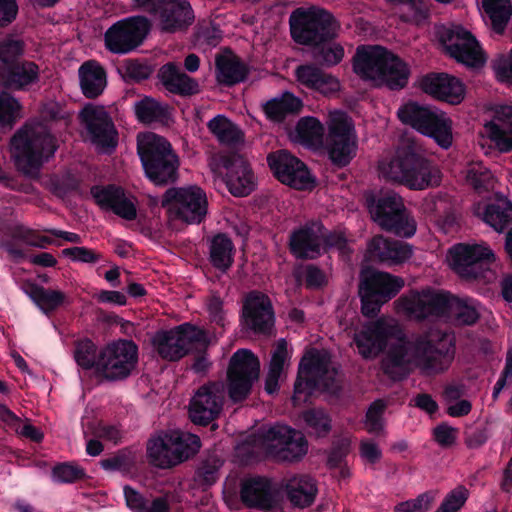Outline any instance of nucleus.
I'll return each instance as SVG.
<instances>
[{
  "label": "nucleus",
  "mask_w": 512,
  "mask_h": 512,
  "mask_svg": "<svg viewBox=\"0 0 512 512\" xmlns=\"http://www.w3.org/2000/svg\"><path fill=\"white\" fill-rule=\"evenodd\" d=\"M456 353L455 336L441 330L416 334L404 343L391 345L383 360V372L394 381L407 378L414 364L425 375L447 371Z\"/></svg>",
  "instance_id": "nucleus-1"
},
{
  "label": "nucleus",
  "mask_w": 512,
  "mask_h": 512,
  "mask_svg": "<svg viewBox=\"0 0 512 512\" xmlns=\"http://www.w3.org/2000/svg\"><path fill=\"white\" fill-rule=\"evenodd\" d=\"M289 24L292 39L300 45L311 47L317 63L332 67L342 61L344 48L333 42L338 36L340 24L332 13L321 8H298L290 15Z\"/></svg>",
  "instance_id": "nucleus-2"
},
{
  "label": "nucleus",
  "mask_w": 512,
  "mask_h": 512,
  "mask_svg": "<svg viewBox=\"0 0 512 512\" xmlns=\"http://www.w3.org/2000/svg\"><path fill=\"white\" fill-rule=\"evenodd\" d=\"M386 176L411 190H425L441 183V172L422 146L405 139L397 146L394 156L383 167Z\"/></svg>",
  "instance_id": "nucleus-3"
},
{
  "label": "nucleus",
  "mask_w": 512,
  "mask_h": 512,
  "mask_svg": "<svg viewBox=\"0 0 512 512\" xmlns=\"http://www.w3.org/2000/svg\"><path fill=\"white\" fill-rule=\"evenodd\" d=\"M353 71L361 79L378 81L392 91L405 88L410 77L409 65L380 45L359 46L353 57Z\"/></svg>",
  "instance_id": "nucleus-4"
},
{
  "label": "nucleus",
  "mask_w": 512,
  "mask_h": 512,
  "mask_svg": "<svg viewBox=\"0 0 512 512\" xmlns=\"http://www.w3.org/2000/svg\"><path fill=\"white\" fill-rule=\"evenodd\" d=\"M15 166L25 175L37 174L58 149L56 137L41 123H26L10 140Z\"/></svg>",
  "instance_id": "nucleus-5"
},
{
  "label": "nucleus",
  "mask_w": 512,
  "mask_h": 512,
  "mask_svg": "<svg viewBox=\"0 0 512 512\" xmlns=\"http://www.w3.org/2000/svg\"><path fill=\"white\" fill-rule=\"evenodd\" d=\"M137 154L146 178L155 186H168L178 180L179 156L163 136L153 132L138 134Z\"/></svg>",
  "instance_id": "nucleus-6"
},
{
  "label": "nucleus",
  "mask_w": 512,
  "mask_h": 512,
  "mask_svg": "<svg viewBox=\"0 0 512 512\" xmlns=\"http://www.w3.org/2000/svg\"><path fill=\"white\" fill-rule=\"evenodd\" d=\"M365 205L372 220L382 230L405 239L415 235L417 222L395 192H370L365 195Z\"/></svg>",
  "instance_id": "nucleus-7"
},
{
  "label": "nucleus",
  "mask_w": 512,
  "mask_h": 512,
  "mask_svg": "<svg viewBox=\"0 0 512 512\" xmlns=\"http://www.w3.org/2000/svg\"><path fill=\"white\" fill-rule=\"evenodd\" d=\"M338 370L331 368L330 356L316 349L307 352L301 359L292 396L295 405L307 402L320 385L327 391L339 389Z\"/></svg>",
  "instance_id": "nucleus-8"
},
{
  "label": "nucleus",
  "mask_w": 512,
  "mask_h": 512,
  "mask_svg": "<svg viewBox=\"0 0 512 512\" xmlns=\"http://www.w3.org/2000/svg\"><path fill=\"white\" fill-rule=\"evenodd\" d=\"M397 115L403 124L432 138L442 149L452 146V120L444 112L410 101L399 108Z\"/></svg>",
  "instance_id": "nucleus-9"
},
{
  "label": "nucleus",
  "mask_w": 512,
  "mask_h": 512,
  "mask_svg": "<svg viewBox=\"0 0 512 512\" xmlns=\"http://www.w3.org/2000/svg\"><path fill=\"white\" fill-rule=\"evenodd\" d=\"M200 447L201 441L197 435L173 431L170 434L149 439L147 457L152 465L166 469L193 457Z\"/></svg>",
  "instance_id": "nucleus-10"
},
{
  "label": "nucleus",
  "mask_w": 512,
  "mask_h": 512,
  "mask_svg": "<svg viewBox=\"0 0 512 512\" xmlns=\"http://www.w3.org/2000/svg\"><path fill=\"white\" fill-rule=\"evenodd\" d=\"M404 286V280L387 272L367 270L362 273L358 294L361 312L365 317L374 318L381 306L394 298Z\"/></svg>",
  "instance_id": "nucleus-11"
},
{
  "label": "nucleus",
  "mask_w": 512,
  "mask_h": 512,
  "mask_svg": "<svg viewBox=\"0 0 512 512\" xmlns=\"http://www.w3.org/2000/svg\"><path fill=\"white\" fill-rule=\"evenodd\" d=\"M452 269L463 279L491 283L496 273L490 268L494 254L488 247L459 243L450 250Z\"/></svg>",
  "instance_id": "nucleus-12"
},
{
  "label": "nucleus",
  "mask_w": 512,
  "mask_h": 512,
  "mask_svg": "<svg viewBox=\"0 0 512 512\" xmlns=\"http://www.w3.org/2000/svg\"><path fill=\"white\" fill-rule=\"evenodd\" d=\"M208 342L206 330L189 322L169 330H160L152 339L158 355L166 361H178L189 353L193 344L206 347Z\"/></svg>",
  "instance_id": "nucleus-13"
},
{
  "label": "nucleus",
  "mask_w": 512,
  "mask_h": 512,
  "mask_svg": "<svg viewBox=\"0 0 512 512\" xmlns=\"http://www.w3.org/2000/svg\"><path fill=\"white\" fill-rule=\"evenodd\" d=\"M162 207L174 219L187 224H200L204 221L208 202L206 193L198 186L169 188L163 195Z\"/></svg>",
  "instance_id": "nucleus-14"
},
{
  "label": "nucleus",
  "mask_w": 512,
  "mask_h": 512,
  "mask_svg": "<svg viewBox=\"0 0 512 512\" xmlns=\"http://www.w3.org/2000/svg\"><path fill=\"white\" fill-rule=\"evenodd\" d=\"M138 363V346L132 340L119 339L100 350L99 375L109 381L128 378Z\"/></svg>",
  "instance_id": "nucleus-15"
},
{
  "label": "nucleus",
  "mask_w": 512,
  "mask_h": 512,
  "mask_svg": "<svg viewBox=\"0 0 512 512\" xmlns=\"http://www.w3.org/2000/svg\"><path fill=\"white\" fill-rule=\"evenodd\" d=\"M439 42L450 57L467 67L480 68L486 62L485 54L476 37L461 25L442 28Z\"/></svg>",
  "instance_id": "nucleus-16"
},
{
  "label": "nucleus",
  "mask_w": 512,
  "mask_h": 512,
  "mask_svg": "<svg viewBox=\"0 0 512 512\" xmlns=\"http://www.w3.org/2000/svg\"><path fill=\"white\" fill-rule=\"evenodd\" d=\"M439 42L450 57L467 67L480 68L486 62L485 54L476 37L461 25L442 28Z\"/></svg>",
  "instance_id": "nucleus-17"
},
{
  "label": "nucleus",
  "mask_w": 512,
  "mask_h": 512,
  "mask_svg": "<svg viewBox=\"0 0 512 512\" xmlns=\"http://www.w3.org/2000/svg\"><path fill=\"white\" fill-rule=\"evenodd\" d=\"M260 373L258 358L248 349L237 350L229 361L227 370L228 395L235 402H242L251 392Z\"/></svg>",
  "instance_id": "nucleus-18"
},
{
  "label": "nucleus",
  "mask_w": 512,
  "mask_h": 512,
  "mask_svg": "<svg viewBox=\"0 0 512 512\" xmlns=\"http://www.w3.org/2000/svg\"><path fill=\"white\" fill-rule=\"evenodd\" d=\"M263 440L268 455L278 461H299L308 451L305 435L287 425L276 424L270 427L263 434Z\"/></svg>",
  "instance_id": "nucleus-19"
},
{
  "label": "nucleus",
  "mask_w": 512,
  "mask_h": 512,
  "mask_svg": "<svg viewBox=\"0 0 512 512\" xmlns=\"http://www.w3.org/2000/svg\"><path fill=\"white\" fill-rule=\"evenodd\" d=\"M151 28L145 16H132L114 23L105 32V47L115 54H126L142 44Z\"/></svg>",
  "instance_id": "nucleus-20"
},
{
  "label": "nucleus",
  "mask_w": 512,
  "mask_h": 512,
  "mask_svg": "<svg viewBox=\"0 0 512 512\" xmlns=\"http://www.w3.org/2000/svg\"><path fill=\"white\" fill-rule=\"evenodd\" d=\"M267 163L274 177L282 184L299 191L314 188L315 178L307 165L287 150L268 154Z\"/></svg>",
  "instance_id": "nucleus-21"
},
{
  "label": "nucleus",
  "mask_w": 512,
  "mask_h": 512,
  "mask_svg": "<svg viewBox=\"0 0 512 512\" xmlns=\"http://www.w3.org/2000/svg\"><path fill=\"white\" fill-rule=\"evenodd\" d=\"M224 405V386L218 382H209L200 386L189 403V418L199 426L211 425L216 430L214 422L220 415Z\"/></svg>",
  "instance_id": "nucleus-22"
},
{
  "label": "nucleus",
  "mask_w": 512,
  "mask_h": 512,
  "mask_svg": "<svg viewBox=\"0 0 512 512\" xmlns=\"http://www.w3.org/2000/svg\"><path fill=\"white\" fill-rule=\"evenodd\" d=\"M241 323L255 335H272L275 312L269 296L259 291L249 292L243 302Z\"/></svg>",
  "instance_id": "nucleus-23"
},
{
  "label": "nucleus",
  "mask_w": 512,
  "mask_h": 512,
  "mask_svg": "<svg viewBox=\"0 0 512 512\" xmlns=\"http://www.w3.org/2000/svg\"><path fill=\"white\" fill-rule=\"evenodd\" d=\"M399 302L410 318L424 321L430 317L447 315L448 293L436 292L431 288L413 290L408 295H402Z\"/></svg>",
  "instance_id": "nucleus-24"
},
{
  "label": "nucleus",
  "mask_w": 512,
  "mask_h": 512,
  "mask_svg": "<svg viewBox=\"0 0 512 512\" xmlns=\"http://www.w3.org/2000/svg\"><path fill=\"white\" fill-rule=\"evenodd\" d=\"M80 119L93 144L112 149L117 146V131L104 107L87 104L80 112Z\"/></svg>",
  "instance_id": "nucleus-25"
},
{
  "label": "nucleus",
  "mask_w": 512,
  "mask_h": 512,
  "mask_svg": "<svg viewBox=\"0 0 512 512\" xmlns=\"http://www.w3.org/2000/svg\"><path fill=\"white\" fill-rule=\"evenodd\" d=\"M323 225L318 221H307L289 234L288 248L298 260H316L325 253L319 234Z\"/></svg>",
  "instance_id": "nucleus-26"
},
{
  "label": "nucleus",
  "mask_w": 512,
  "mask_h": 512,
  "mask_svg": "<svg viewBox=\"0 0 512 512\" xmlns=\"http://www.w3.org/2000/svg\"><path fill=\"white\" fill-rule=\"evenodd\" d=\"M412 254V245L409 243L375 235L367 243L365 257L370 262L391 267L405 263Z\"/></svg>",
  "instance_id": "nucleus-27"
},
{
  "label": "nucleus",
  "mask_w": 512,
  "mask_h": 512,
  "mask_svg": "<svg viewBox=\"0 0 512 512\" xmlns=\"http://www.w3.org/2000/svg\"><path fill=\"white\" fill-rule=\"evenodd\" d=\"M419 87L433 98L452 105L460 104L465 98L463 82L445 72H430L422 76Z\"/></svg>",
  "instance_id": "nucleus-28"
},
{
  "label": "nucleus",
  "mask_w": 512,
  "mask_h": 512,
  "mask_svg": "<svg viewBox=\"0 0 512 512\" xmlns=\"http://www.w3.org/2000/svg\"><path fill=\"white\" fill-rule=\"evenodd\" d=\"M158 17L164 33L186 30L194 21V12L188 0H158L151 10Z\"/></svg>",
  "instance_id": "nucleus-29"
},
{
  "label": "nucleus",
  "mask_w": 512,
  "mask_h": 512,
  "mask_svg": "<svg viewBox=\"0 0 512 512\" xmlns=\"http://www.w3.org/2000/svg\"><path fill=\"white\" fill-rule=\"evenodd\" d=\"M95 203L106 211H112L125 220H134L137 217V209L134 203L127 198L125 190L115 184L93 185L90 189Z\"/></svg>",
  "instance_id": "nucleus-30"
},
{
  "label": "nucleus",
  "mask_w": 512,
  "mask_h": 512,
  "mask_svg": "<svg viewBox=\"0 0 512 512\" xmlns=\"http://www.w3.org/2000/svg\"><path fill=\"white\" fill-rule=\"evenodd\" d=\"M223 166L226 169V184L232 195L244 197L253 191V172L243 156L229 155L225 157Z\"/></svg>",
  "instance_id": "nucleus-31"
},
{
  "label": "nucleus",
  "mask_w": 512,
  "mask_h": 512,
  "mask_svg": "<svg viewBox=\"0 0 512 512\" xmlns=\"http://www.w3.org/2000/svg\"><path fill=\"white\" fill-rule=\"evenodd\" d=\"M40 80L39 66L29 60L0 65V83L14 91H27Z\"/></svg>",
  "instance_id": "nucleus-32"
},
{
  "label": "nucleus",
  "mask_w": 512,
  "mask_h": 512,
  "mask_svg": "<svg viewBox=\"0 0 512 512\" xmlns=\"http://www.w3.org/2000/svg\"><path fill=\"white\" fill-rule=\"evenodd\" d=\"M473 214L501 233L512 224V202L504 196L496 195L489 202L475 204Z\"/></svg>",
  "instance_id": "nucleus-33"
},
{
  "label": "nucleus",
  "mask_w": 512,
  "mask_h": 512,
  "mask_svg": "<svg viewBox=\"0 0 512 512\" xmlns=\"http://www.w3.org/2000/svg\"><path fill=\"white\" fill-rule=\"evenodd\" d=\"M390 335L389 327L385 323L377 321L365 326L355 334L354 342L363 358L372 359L386 349Z\"/></svg>",
  "instance_id": "nucleus-34"
},
{
  "label": "nucleus",
  "mask_w": 512,
  "mask_h": 512,
  "mask_svg": "<svg viewBox=\"0 0 512 512\" xmlns=\"http://www.w3.org/2000/svg\"><path fill=\"white\" fill-rule=\"evenodd\" d=\"M242 502L250 508L271 509L275 504L271 481L266 477H252L241 483Z\"/></svg>",
  "instance_id": "nucleus-35"
},
{
  "label": "nucleus",
  "mask_w": 512,
  "mask_h": 512,
  "mask_svg": "<svg viewBox=\"0 0 512 512\" xmlns=\"http://www.w3.org/2000/svg\"><path fill=\"white\" fill-rule=\"evenodd\" d=\"M158 78L164 88L172 94L190 97L200 92L198 81L181 71L174 62H168L161 66L158 71Z\"/></svg>",
  "instance_id": "nucleus-36"
},
{
  "label": "nucleus",
  "mask_w": 512,
  "mask_h": 512,
  "mask_svg": "<svg viewBox=\"0 0 512 512\" xmlns=\"http://www.w3.org/2000/svg\"><path fill=\"white\" fill-rule=\"evenodd\" d=\"M295 77L302 86L324 96L335 94L340 89V83L336 77L314 64L299 65L295 69Z\"/></svg>",
  "instance_id": "nucleus-37"
},
{
  "label": "nucleus",
  "mask_w": 512,
  "mask_h": 512,
  "mask_svg": "<svg viewBox=\"0 0 512 512\" xmlns=\"http://www.w3.org/2000/svg\"><path fill=\"white\" fill-rule=\"evenodd\" d=\"M215 74L220 85L232 87L247 79L249 67L232 52L218 54L215 57Z\"/></svg>",
  "instance_id": "nucleus-38"
},
{
  "label": "nucleus",
  "mask_w": 512,
  "mask_h": 512,
  "mask_svg": "<svg viewBox=\"0 0 512 512\" xmlns=\"http://www.w3.org/2000/svg\"><path fill=\"white\" fill-rule=\"evenodd\" d=\"M208 260L221 273H227L233 266L235 245L228 234L219 232L208 240Z\"/></svg>",
  "instance_id": "nucleus-39"
},
{
  "label": "nucleus",
  "mask_w": 512,
  "mask_h": 512,
  "mask_svg": "<svg viewBox=\"0 0 512 512\" xmlns=\"http://www.w3.org/2000/svg\"><path fill=\"white\" fill-rule=\"evenodd\" d=\"M78 73L80 88L86 98L95 99L103 93L107 85V74L102 65L89 60L79 67Z\"/></svg>",
  "instance_id": "nucleus-40"
},
{
  "label": "nucleus",
  "mask_w": 512,
  "mask_h": 512,
  "mask_svg": "<svg viewBox=\"0 0 512 512\" xmlns=\"http://www.w3.org/2000/svg\"><path fill=\"white\" fill-rule=\"evenodd\" d=\"M496 114L500 123H489V137L499 151L507 153L512 151V107L503 106Z\"/></svg>",
  "instance_id": "nucleus-41"
},
{
  "label": "nucleus",
  "mask_w": 512,
  "mask_h": 512,
  "mask_svg": "<svg viewBox=\"0 0 512 512\" xmlns=\"http://www.w3.org/2000/svg\"><path fill=\"white\" fill-rule=\"evenodd\" d=\"M24 292L45 315H50L66 302V295L62 291L47 289L34 282H28Z\"/></svg>",
  "instance_id": "nucleus-42"
},
{
  "label": "nucleus",
  "mask_w": 512,
  "mask_h": 512,
  "mask_svg": "<svg viewBox=\"0 0 512 512\" xmlns=\"http://www.w3.org/2000/svg\"><path fill=\"white\" fill-rule=\"evenodd\" d=\"M302 108V100L288 91L284 92L281 97L268 100L263 105L266 117L277 123L283 122L289 115L298 114Z\"/></svg>",
  "instance_id": "nucleus-43"
},
{
  "label": "nucleus",
  "mask_w": 512,
  "mask_h": 512,
  "mask_svg": "<svg viewBox=\"0 0 512 512\" xmlns=\"http://www.w3.org/2000/svg\"><path fill=\"white\" fill-rule=\"evenodd\" d=\"M286 491L289 501L299 508L312 505L318 492L313 479L309 476L294 477L288 482Z\"/></svg>",
  "instance_id": "nucleus-44"
},
{
  "label": "nucleus",
  "mask_w": 512,
  "mask_h": 512,
  "mask_svg": "<svg viewBox=\"0 0 512 512\" xmlns=\"http://www.w3.org/2000/svg\"><path fill=\"white\" fill-rule=\"evenodd\" d=\"M455 318L458 324L473 325L480 314L476 308V301L472 298H460L448 294L447 315Z\"/></svg>",
  "instance_id": "nucleus-45"
},
{
  "label": "nucleus",
  "mask_w": 512,
  "mask_h": 512,
  "mask_svg": "<svg viewBox=\"0 0 512 512\" xmlns=\"http://www.w3.org/2000/svg\"><path fill=\"white\" fill-rule=\"evenodd\" d=\"M356 139H341L327 141V152L331 163L336 168H344L356 156Z\"/></svg>",
  "instance_id": "nucleus-46"
},
{
  "label": "nucleus",
  "mask_w": 512,
  "mask_h": 512,
  "mask_svg": "<svg viewBox=\"0 0 512 512\" xmlns=\"http://www.w3.org/2000/svg\"><path fill=\"white\" fill-rule=\"evenodd\" d=\"M74 360L83 370L95 369L99 375L100 352L97 345L89 338L78 339L74 342Z\"/></svg>",
  "instance_id": "nucleus-47"
},
{
  "label": "nucleus",
  "mask_w": 512,
  "mask_h": 512,
  "mask_svg": "<svg viewBox=\"0 0 512 512\" xmlns=\"http://www.w3.org/2000/svg\"><path fill=\"white\" fill-rule=\"evenodd\" d=\"M207 127L222 144H237L243 136L238 126L224 115L219 114L212 118Z\"/></svg>",
  "instance_id": "nucleus-48"
},
{
  "label": "nucleus",
  "mask_w": 512,
  "mask_h": 512,
  "mask_svg": "<svg viewBox=\"0 0 512 512\" xmlns=\"http://www.w3.org/2000/svg\"><path fill=\"white\" fill-rule=\"evenodd\" d=\"M135 114L141 123L164 122L169 117L167 106L151 97H144L135 103Z\"/></svg>",
  "instance_id": "nucleus-49"
},
{
  "label": "nucleus",
  "mask_w": 512,
  "mask_h": 512,
  "mask_svg": "<svg viewBox=\"0 0 512 512\" xmlns=\"http://www.w3.org/2000/svg\"><path fill=\"white\" fill-rule=\"evenodd\" d=\"M222 464L223 462L214 455L202 460L194 474L196 485L202 488V490H206L214 485L219 478V469Z\"/></svg>",
  "instance_id": "nucleus-50"
},
{
  "label": "nucleus",
  "mask_w": 512,
  "mask_h": 512,
  "mask_svg": "<svg viewBox=\"0 0 512 512\" xmlns=\"http://www.w3.org/2000/svg\"><path fill=\"white\" fill-rule=\"evenodd\" d=\"M118 71L127 83H140L152 75L154 68L146 60L127 59L118 67Z\"/></svg>",
  "instance_id": "nucleus-51"
},
{
  "label": "nucleus",
  "mask_w": 512,
  "mask_h": 512,
  "mask_svg": "<svg viewBox=\"0 0 512 512\" xmlns=\"http://www.w3.org/2000/svg\"><path fill=\"white\" fill-rule=\"evenodd\" d=\"M483 8L489 15L494 30L503 31L511 16L510 0H483Z\"/></svg>",
  "instance_id": "nucleus-52"
},
{
  "label": "nucleus",
  "mask_w": 512,
  "mask_h": 512,
  "mask_svg": "<svg viewBox=\"0 0 512 512\" xmlns=\"http://www.w3.org/2000/svg\"><path fill=\"white\" fill-rule=\"evenodd\" d=\"M400 19L405 23L422 24L430 16L428 3L425 0H402Z\"/></svg>",
  "instance_id": "nucleus-53"
},
{
  "label": "nucleus",
  "mask_w": 512,
  "mask_h": 512,
  "mask_svg": "<svg viewBox=\"0 0 512 512\" xmlns=\"http://www.w3.org/2000/svg\"><path fill=\"white\" fill-rule=\"evenodd\" d=\"M295 132L300 142L313 144L322 138L324 128L317 118L307 116L298 121Z\"/></svg>",
  "instance_id": "nucleus-54"
},
{
  "label": "nucleus",
  "mask_w": 512,
  "mask_h": 512,
  "mask_svg": "<svg viewBox=\"0 0 512 512\" xmlns=\"http://www.w3.org/2000/svg\"><path fill=\"white\" fill-rule=\"evenodd\" d=\"M19 101L8 92H0V126L11 129L21 117Z\"/></svg>",
  "instance_id": "nucleus-55"
},
{
  "label": "nucleus",
  "mask_w": 512,
  "mask_h": 512,
  "mask_svg": "<svg viewBox=\"0 0 512 512\" xmlns=\"http://www.w3.org/2000/svg\"><path fill=\"white\" fill-rule=\"evenodd\" d=\"M356 139L354 125L346 113L338 112L331 117L327 141Z\"/></svg>",
  "instance_id": "nucleus-56"
},
{
  "label": "nucleus",
  "mask_w": 512,
  "mask_h": 512,
  "mask_svg": "<svg viewBox=\"0 0 512 512\" xmlns=\"http://www.w3.org/2000/svg\"><path fill=\"white\" fill-rule=\"evenodd\" d=\"M25 43L21 39L7 36L0 40V62L1 65H10L21 61L24 54Z\"/></svg>",
  "instance_id": "nucleus-57"
},
{
  "label": "nucleus",
  "mask_w": 512,
  "mask_h": 512,
  "mask_svg": "<svg viewBox=\"0 0 512 512\" xmlns=\"http://www.w3.org/2000/svg\"><path fill=\"white\" fill-rule=\"evenodd\" d=\"M466 181L476 191L489 190L493 186V175L481 163H473L467 168Z\"/></svg>",
  "instance_id": "nucleus-58"
},
{
  "label": "nucleus",
  "mask_w": 512,
  "mask_h": 512,
  "mask_svg": "<svg viewBox=\"0 0 512 512\" xmlns=\"http://www.w3.org/2000/svg\"><path fill=\"white\" fill-rule=\"evenodd\" d=\"M11 237L24 242L26 245L41 249H45L54 243L52 238L40 235L37 231L23 225L14 226L11 230Z\"/></svg>",
  "instance_id": "nucleus-59"
},
{
  "label": "nucleus",
  "mask_w": 512,
  "mask_h": 512,
  "mask_svg": "<svg viewBox=\"0 0 512 512\" xmlns=\"http://www.w3.org/2000/svg\"><path fill=\"white\" fill-rule=\"evenodd\" d=\"M302 418L318 437H325L331 431V419L322 410L308 409L303 412Z\"/></svg>",
  "instance_id": "nucleus-60"
},
{
  "label": "nucleus",
  "mask_w": 512,
  "mask_h": 512,
  "mask_svg": "<svg viewBox=\"0 0 512 512\" xmlns=\"http://www.w3.org/2000/svg\"><path fill=\"white\" fill-rule=\"evenodd\" d=\"M386 404L383 400L373 401L368 407L365 415L366 430L370 434H380L384 429L383 414Z\"/></svg>",
  "instance_id": "nucleus-61"
},
{
  "label": "nucleus",
  "mask_w": 512,
  "mask_h": 512,
  "mask_svg": "<svg viewBox=\"0 0 512 512\" xmlns=\"http://www.w3.org/2000/svg\"><path fill=\"white\" fill-rule=\"evenodd\" d=\"M52 477L60 483H74L84 479L86 472L77 464L60 463L53 467Z\"/></svg>",
  "instance_id": "nucleus-62"
},
{
  "label": "nucleus",
  "mask_w": 512,
  "mask_h": 512,
  "mask_svg": "<svg viewBox=\"0 0 512 512\" xmlns=\"http://www.w3.org/2000/svg\"><path fill=\"white\" fill-rule=\"evenodd\" d=\"M209 320L214 325L215 337H220L225 331L227 319L223 310V302L219 297H213L208 303Z\"/></svg>",
  "instance_id": "nucleus-63"
},
{
  "label": "nucleus",
  "mask_w": 512,
  "mask_h": 512,
  "mask_svg": "<svg viewBox=\"0 0 512 512\" xmlns=\"http://www.w3.org/2000/svg\"><path fill=\"white\" fill-rule=\"evenodd\" d=\"M434 497L428 493H422L417 496L415 499H410L407 501H403L398 503L394 507V512H423L427 511L431 503L433 502Z\"/></svg>",
  "instance_id": "nucleus-64"
}]
</instances>
